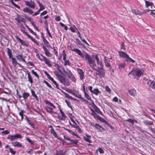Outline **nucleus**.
Returning a JSON list of instances; mask_svg holds the SVG:
<instances>
[{
  "label": "nucleus",
  "instance_id": "5",
  "mask_svg": "<svg viewBox=\"0 0 155 155\" xmlns=\"http://www.w3.org/2000/svg\"><path fill=\"white\" fill-rule=\"evenodd\" d=\"M94 70L97 71L99 73V75L101 78H104L105 76V70L103 68L102 69H94Z\"/></svg>",
  "mask_w": 155,
  "mask_h": 155
},
{
  "label": "nucleus",
  "instance_id": "55",
  "mask_svg": "<svg viewBox=\"0 0 155 155\" xmlns=\"http://www.w3.org/2000/svg\"><path fill=\"white\" fill-rule=\"evenodd\" d=\"M15 38H16V39L21 44L22 43V41H23V40H21V39H20L19 37H18L17 36H15Z\"/></svg>",
  "mask_w": 155,
  "mask_h": 155
},
{
  "label": "nucleus",
  "instance_id": "50",
  "mask_svg": "<svg viewBox=\"0 0 155 155\" xmlns=\"http://www.w3.org/2000/svg\"><path fill=\"white\" fill-rule=\"evenodd\" d=\"M21 44L22 45L26 46H28L29 45L28 42L25 41H23V40L22 41Z\"/></svg>",
  "mask_w": 155,
  "mask_h": 155
},
{
  "label": "nucleus",
  "instance_id": "17",
  "mask_svg": "<svg viewBox=\"0 0 155 155\" xmlns=\"http://www.w3.org/2000/svg\"><path fill=\"white\" fill-rule=\"evenodd\" d=\"M104 61L105 66L109 68L110 69H111V66L109 63L110 61H108L105 56L104 58Z\"/></svg>",
  "mask_w": 155,
  "mask_h": 155
},
{
  "label": "nucleus",
  "instance_id": "7",
  "mask_svg": "<svg viewBox=\"0 0 155 155\" xmlns=\"http://www.w3.org/2000/svg\"><path fill=\"white\" fill-rule=\"evenodd\" d=\"M41 45H42V48L46 55L48 57H52V54L49 52L47 48L44 45H43L42 44H41Z\"/></svg>",
  "mask_w": 155,
  "mask_h": 155
},
{
  "label": "nucleus",
  "instance_id": "16",
  "mask_svg": "<svg viewBox=\"0 0 155 155\" xmlns=\"http://www.w3.org/2000/svg\"><path fill=\"white\" fill-rule=\"evenodd\" d=\"M70 142L68 143V145L70 144H77L78 142V140H74L73 139H70L69 140Z\"/></svg>",
  "mask_w": 155,
  "mask_h": 155
},
{
  "label": "nucleus",
  "instance_id": "37",
  "mask_svg": "<svg viewBox=\"0 0 155 155\" xmlns=\"http://www.w3.org/2000/svg\"><path fill=\"white\" fill-rule=\"evenodd\" d=\"M146 6L147 7H148L149 6H151L153 5V3L152 2H150L149 1H145Z\"/></svg>",
  "mask_w": 155,
  "mask_h": 155
},
{
  "label": "nucleus",
  "instance_id": "30",
  "mask_svg": "<svg viewBox=\"0 0 155 155\" xmlns=\"http://www.w3.org/2000/svg\"><path fill=\"white\" fill-rule=\"evenodd\" d=\"M55 155H64V153H63V150H56Z\"/></svg>",
  "mask_w": 155,
  "mask_h": 155
},
{
  "label": "nucleus",
  "instance_id": "58",
  "mask_svg": "<svg viewBox=\"0 0 155 155\" xmlns=\"http://www.w3.org/2000/svg\"><path fill=\"white\" fill-rule=\"evenodd\" d=\"M26 140L30 143L31 144H33L34 142L32 141L28 137H26Z\"/></svg>",
  "mask_w": 155,
  "mask_h": 155
},
{
  "label": "nucleus",
  "instance_id": "28",
  "mask_svg": "<svg viewBox=\"0 0 155 155\" xmlns=\"http://www.w3.org/2000/svg\"><path fill=\"white\" fill-rule=\"evenodd\" d=\"M76 42L79 45H80L82 47L85 48H86V47L84 46V45L81 42V41H80L79 39L78 38H76Z\"/></svg>",
  "mask_w": 155,
  "mask_h": 155
},
{
  "label": "nucleus",
  "instance_id": "26",
  "mask_svg": "<svg viewBox=\"0 0 155 155\" xmlns=\"http://www.w3.org/2000/svg\"><path fill=\"white\" fill-rule=\"evenodd\" d=\"M45 109L46 110V111L50 114L53 113V109L51 108L50 107H47L45 108Z\"/></svg>",
  "mask_w": 155,
  "mask_h": 155
},
{
  "label": "nucleus",
  "instance_id": "48",
  "mask_svg": "<svg viewBox=\"0 0 155 155\" xmlns=\"http://www.w3.org/2000/svg\"><path fill=\"white\" fill-rule=\"evenodd\" d=\"M83 138L86 141L89 143H92V141L88 138L84 137Z\"/></svg>",
  "mask_w": 155,
  "mask_h": 155
},
{
  "label": "nucleus",
  "instance_id": "59",
  "mask_svg": "<svg viewBox=\"0 0 155 155\" xmlns=\"http://www.w3.org/2000/svg\"><path fill=\"white\" fill-rule=\"evenodd\" d=\"M44 82L46 84V85L48 87H49L51 88V89H53V88L51 86V85H50L49 83H48L47 82V81H46L45 80H44Z\"/></svg>",
  "mask_w": 155,
  "mask_h": 155
},
{
  "label": "nucleus",
  "instance_id": "33",
  "mask_svg": "<svg viewBox=\"0 0 155 155\" xmlns=\"http://www.w3.org/2000/svg\"><path fill=\"white\" fill-rule=\"evenodd\" d=\"M125 60L126 61L130 62L133 63H134L135 62L134 60L130 58L129 56L128 57H127L126 59H125Z\"/></svg>",
  "mask_w": 155,
  "mask_h": 155
},
{
  "label": "nucleus",
  "instance_id": "22",
  "mask_svg": "<svg viewBox=\"0 0 155 155\" xmlns=\"http://www.w3.org/2000/svg\"><path fill=\"white\" fill-rule=\"evenodd\" d=\"M29 95L30 94L29 93L24 91L22 94V97L25 100L29 96Z\"/></svg>",
  "mask_w": 155,
  "mask_h": 155
},
{
  "label": "nucleus",
  "instance_id": "32",
  "mask_svg": "<svg viewBox=\"0 0 155 155\" xmlns=\"http://www.w3.org/2000/svg\"><path fill=\"white\" fill-rule=\"evenodd\" d=\"M126 66V64L124 63H119L118 64V68L119 69L124 68Z\"/></svg>",
  "mask_w": 155,
  "mask_h": 155
},
{
  "label": "nucleus",
  "instance_id": "29",
  "mask_svg": "<svg viewBox=\"0 0 155 155\" xmlns=\"http://www.w3.org/2000/svg\"><path fill=\"white\" fill-rule=\"evenodd\" d=\"M99 93H101V92L98 90V88L94 89L92 93V94H95L96 95H98Z\"/></svg>",
  "mask_w": 155,
  "mask_h": 155
},
{
  "label": "nucleus",
  "instance_id": "52",
  "mask_svg": "<svg viewBox=\"0 0 155 155\" xmlns=\"http://www.w3.org/2000/svg\"><path fill=\"white\" fill-rule=\"evenodd\" d=\"M44 101L46 104L49 105L51 107L53 106V104H52L51 102L48 101V100H45Z\"/></svg>",
  "mask_w": 155,
  "mask_h": 155
},
{
  "label": "nucleus",
  "instance_id": "11",
  "mask_svg": "<svg viewBox=\"0 0 155 155\" xmlns=\"http://www.w3.org/2000/svg\"><path fill=\"white\" fill-rule=\"evenodd\" d=\"M120 56L121 57L126 59L127 57H128V55L122 51H119Z\"/></svg>",
  "mask_w": 155,
  "mask_h": 155
},
{
  "label": "nucleus",
  "instance_id": "24",
  "mask_svg": "<svg viewBox=\"0 0 155 155\" xmlns=\"http://www.w3.org/2000/svg\"><path fill=\"white\" fill-rule=\"evenodd\" d=\"M27 74H28V80L30 82V83L32 84L33 83V81L32 80V79L31 76L30 72L29 71H27Z\"/></svg>",
  "mask_w": 155,
  "mask_h": 155
},
{
  "label": "nucleus",
  "instance_id": "51",
  "mask_svg": "<svg viewBox=\"0 0 155 155\" xmlns=\"http://www.w3.org/2000/svg\"><path fill=\"white\" fill-rule=\"evenodd\" d=\"M97 64L98 65H100L101 67H98L97 69H103V66L102 64V62L101 61H100V62H98V63H97Z\"/></svg>",
  "mask_w": 155,
  "mask_h": 155
},
{
  "label": "nucleus",
  "instance_id": "10",
  "mask_svg": "<svg viewBox=\"0 0 155 155\" xmlns=\"http://www.w3.org/2000/svg\"><path fill=\"white\" fill-rule=\"evenodd\" d=\"M78 71L80 75V78L81 80H82L84 78V73L82 70L78 68Z\"/></svg>",
  "mask_w": 155,
  "mask_h": 155
},
{
  "label": "nucleus",
  "instance_id": "49",
  "mask_svg": "<svg viewBox=\"0 0 155 155\" xmlns=\"http://www.w3.org/2000/svg\"><path fill=\"white\" fill-rule=\"evenodd\" d=\"M9 151L13 155H15L16 153V151L14 150L12 148H9Z\"/></svg>",
  "mask_w": 155,
  "mask_h": 155
},
{
  "label": "nucleus",
  "instance_id": "27",
  "mask_svg": "<svg viewBox=\"0 0 155 155\" xmlns=\"http://www.w3.org/2000/svg\"><path fill=\"white\" fill-rule=\"evenodd\" d=\"M31 90L32 95V96L34 97L37 101H38V97H37V95L35 94V91L32 89H31Z\"/></svg>",
  "mask_w": 155,
  "mask_h": 155
},
{
  "label": "nucleus",
  "instance_id": "41",
  "mask_svg": "<svg viewBox=\"0 0 155 155\" xmlns=\"http://www.w3.org/2000/svg\"><path fill=\"white\" fill-rule=\"evenodd\" d=\"M98 119L101 122L104 123L105 124H107V122L104 118L101 117L100 116H99Z\"/></svg>",
  "mask_w": 155,
  "mask_h": 155
},
{
  "label": "nucleus",
  "instance_id": "20",
  "mask_svg": "<svg viewBox=\"0 0 155 155\" xmlns=\"http://www.w3.org/2000/svg\"><path fill=\"white\" fill-rule=\"evenodd\" d=\"M12 144L13 146L15 147H21L22 146L21 144L18 141H15V142H12Z\"/></svg>",
  "mask_w": 155,
  "mask_h": 155
},
{
  "label": "nucleus",
  "instance_id": "12",
  "mask_svg": "<svg viewBox=\"0 0 155 155\" xmlns=\"http://www.w3.org/2000/svg\"><path fill=\"white\" fill-rule=\"evenodd\" d=\"M60 111L62 115V117H60L59 115H58V118L60 120H64L66 117H67V116L65 115L64 113L61 109H60Z\"/></svg>",
  "mask_w": 155,
  "mask_h": 155
},
{
  "label": "nucleus",
  "instance_id": "57",
  "mask_svg": "<svg viewBox=\"0 0 155 155\" xmlns=\"http://www.w3.org/2000/svg\"><path fill=\"white\" fill-rule=\"evenodd\" d=\"M10 133V132L8 130H5L4 131H2L1 132L2 134L6 135Z\"/></svg>",
  "mask_w": 155,
  "mask_h": 155
},
{
  "label": "nucleus",
  "instance_id": "18",
  "mask_svg": "<svg viewBox=\"0 0 155 155\" xmlns=\"http://www.w3.org/2000/svg\"><path fill=\"white\" fill-rule=\"evenodd\" d=\"M128 92L131 95L134 97L135 96L136 94V91L134 89L129 90L128 91Z\"/></svg>",
  "mask_w": 155,
  "mask_h": 155
},
{
  "label": "nucleus",
  "instance_id": "44",
  "mask_svg": "<svg viewBox=\"0 0 155 155\" xmlns=\"http://www.w3.org/2000/svg\"><path fill=\"white\" fill-rule=\"evenodd\" d=\"M53 83L56 85V87L58 89H59V90H61H61L59 88V85L56 82L54 81V80L52 81Z\"/></svg>",
  "mask_w": 155,
  "mask_h": 155
},
{
  "label": "nucleus",
  "instance_id": "64",
  "mask_svg": "<svg viewBox=\"0 0 155 155\" xmlns=\"http://www.w3.org/2000/svg\"><path fill=\"white\" fill-rule=\"evenodd\" d=\"M66 91L68 92V93L71 94L72 92H73V91L71 89H70L69 88H67L66 89Z\"/></svg>",
  "mask_w": 155,
  "mask_h": 155
},
{
  "label": "nucleus",
  "instance_id": "23",
  "mask_svg": "<svg viewBox=\"0 0 155 155\" xmlns=\"http://www.w3.org/2000/svg\"><path fill=\"white\" fill-rule=\"evenodd\" d=\"M11 59H12V62L13 65L15 67H16L18 62L17 61L16 58L12 57Z\"/></svg>",
  "mask_w": 155,
  "mask_h": 155
},
{
  "label": "nucleus",
  "instance_id": "42",
  "mask_svg": "<svg viewBox=\"0 0 155 155\" xmlns=\"http://www.w3.org/2000/svg\"><path fill=\"white\" fill-rule=\"evenodd\" d=\"M84 93L85 97L86 98H87L88 100L92 101L91 98L90 97L88 94L86 93V91L84 92Z\"/></svg>",
  "mask_w": 155,
  "mask_h": 155
},
{
  "label": "nucleus",
  "instance_id": "3",
  "mask_svg": "<svg viewBox=\"0 0 155 155\" xmlns=\"http://www.w3.org/2000/svg\"><path fill=\"white\" fill-rule=\"evenodd\" d=\"M22 137L19 134H16L14 135H8L7 137V139L10 141H13L17 140L18 138H21Z\"/></svg>",
  "mask_w": 155,
  "mask_h": 155
},
{
  "label": "nucleus",
  "instance_id": "31",
  "mask_svg": "<svg viewBox=\"0 0 155 155\" xmlns=\"http://www.w3.org/2000/svg\"><path fill=\"white\" fill-rule=\"evenodd\" d=\"M44 73L47 76L48 78L49 79V80H50L51 81H52L54 80V79L50 76V75L46 71H45Z\"/></svg>",
  "mask_w": 155,
  "mask_h": 155
},
{
  "label": "nucleus",
  "instance_id": "53",
  "mask_svg": "<svg viewBox=\"0 0 155 155\" xmlns=\"http://www.w3.org/2000/svg\"><path fill=\"white\" fill-rule=\"evenodd\" d=\"M91 115H93L95 118H97V119L99 117V116L95 112H94V113H92L91 114Z\"/></svg>",
  "mask_w": 155,
  "mask_h": 155
},
{
  "label": "nucleus",
  "instance_id": "13",
  "mask_svg": "<svg viewBox=\"0 0 155 155\" xmlns=\"http://www.w3.org/2000/svg\"><path fill=\"white\" fill-rule=\"evenodd\" d=\"M147 84L149 85V87H151L152 89H155V84L153 83V81L149 80L147 82Z\"/></svg>",
  "mask_w": 155,
  "mask_h": 155
},
{
  "label": "nucleus",
  "instance_id": "14",
  "mask_svg": "<svg viewBox=\"0 0 155 155\" xmlns=\"http://www.w3.org/2000/svg\"><path fill=\"white\" fill-rule=\"evenodd\" d=\"M23 11L27 13H29V14H32L33 13V12L30 8L28 7H25L23 8Z\"/></svg>",
  "mask_w": 155,
  "mask_h": 155
},
{
  "label": "nucleus",
  "instance_id": "60",
  "mask_svg": "<svg viewBox=\"0 0 155 155\" xmlns=\"http://www.w3.org/2000/svg\"><path fill=\"white\" fill-rule=\"evenodd\" d=\"M95 111L98 114H100L101 115L103 116V114H102V112L98 108L97 109H96Z\"/></svg>",
  "mask_w": 155,
  "mask_h": 155
},
{
  "label": "nucleus",
  "instance_id": "19",
  "mask_svg": "<svg viewBox=\"0 0 155 155\" xmlns=\"http://www.w3.org/2000/svg\"><path fill=\"white\" fill-rule=\"evenodd\" d=\"M7 54L9 57V58L11 59L12 57V50L9 48H7Z\"/></svg>",
  "mask_w": 155,
  "mask_h": 155
},
{
  "label": "nucleus",
  "instance_id": "56",
  "mask_svg": "<svg viewBox=\"0 0 155 155\" xmlns=\"http://www.w3.org/2000/svg\"><path fill=\"white\" fill-rule=\"evenodd\" d=\"M28 124L31 126L33 128H35V126L33 123H32L31 122V121L30 120H28V121H27Z\"/></svg>",
  "mask_w": 155,
  "mask_h": 155
},
{
  "label": "nucleus",
  "instance_id": "4",
  "mask_svg": "<svg viewBox=\"0 0 155 155\" xmlns=\"http://www.w3.org/2000/svg\"><path fill=\"white\" fill-rule=\"evenodd\" d=\"M59 80L61 83L65 85L68 86L70 85L69 80L64 76L62 77Z\"/></svg>",
  "mask_w": 155,
  "mask_h": 155
},
{
  "label": "nucleus",
  "instance_id": "34",
  "mask_svg": "<svg viewBox=\"0 0 155 155\" xmlns=\"http://www.w3.org/2000/svg\"><path fill=\"white\" fill-rule=\"evenodd\" d=\"M54 66L57 68V69L62 74L61 71L60 69V68L61 66L59 65L58 64L55 63Z\"/></svg>",
  "mask_w": 155,
  "mask_h": 155
},
{
  "label": "nucleus",
  "instance_id": "35",
  "mask_svg": "<svg viewBox=\"0 0 155 155\" xmlns=\"http://www.w3.org/2000/svg\"><path fill=\"white\" fill-rule=\"evenodd\" d=\"M61 91L62 93H63L65 95V97L66 98H67L70 99H71V98H72V97L70 96L69 94L65 92L62 90H61Z\"/></svg>",
  "mask_w": 155,
  "mask_h": 155
},
{
  "label": "nucleus",
  "instance_id": "46",
  "mask_svg": "<svg viewBox=\"0 0 155 155\" xmlns=\"http://www.w3.org/2000/svg\"><path fill=\"white\" fill-rule=\"evenodd\" d=\"M24 111L23 110H21V112L19 113V114L21 117V120H22L23 119V113Z\"/></svg>",
  "mask_w": 155,
  "mask_h": 155
},
{
  "label": "nucleus",
  "instance_id": "45",
  "mask_svg": "<svg viewBox=\"0 0 155 155\" xmlns=\"http://www.w3.org/2000/svg\"><path fill=\"white\" fill-rule=\"evenodd\" d=\"M97 151H98L100 153L102 154L104 153V150L101 148L100 147L97 150L96 153H97Z\"/></svg>",
  "mask_w": 155,
  "mask_h": 155
},
{
  "label": "nucleus",
  "instance_id": "9",
  "mask_svg": "<svg viewBox=\"0 0 155 155\" xmlns=\"http://www.w3.org/2000/svg\"><path fill=\"white\" fill-rule=\"evenodd\" d=\"M94 127H95L97 129L99 130V131L101 132H102L105 131V129L103 128L101 125L98 124H96Z\"/></svg>",
  "mask_w": 155,
  "mask_h": 155
},
{
  "label": "nucleus",
  "instance_id": "43",
  "mask_svg": "<svg viewBox=\"0 0 155 155\" xmlns=\"http://www.w3.org/2000/svg\"><path fill=\"white\" fill-rule=\"evenodd\" d=\"M64 65L66 66L67 65H69V66L71 65V64L70 63V62L69 60H65L64 61Z\"/></svg>",
  "mask_w": 155,
  "mask_h": 155
},
{
  "label": "nucleus",
  "instance_id": "36",
  "mask_svg": "<svg viewBox=\"0 0 155 155\" xmlns=\"http://www.w3.org/2000/svg\"><path fill=\"white\" fill-rule=\"evenodd\" d=\"M68 78L71 80V81H75V79L73 74L69 75L68 76Z\"/></svg>",
  "mask_w": 155,
  "mask_h": 155
},
{
  "label": "nucleus",
  "instance_id": "40",
  "mask_svg": "<svg viewBox=\"0 0 155 155\" xmlns=\"http://www.w3.org/2000/svg\"><path fill=\"white\" fill-rule=\"evenodd\" d=\"M15 57L19 61H21L23 58V56L22 54H18V55H17Z\"/></svg>",
  "mask_w": 155,
  "mask_h": 155
},
{
  "label": "nucleus",
  "instance_id": "54",
  "mask_svg": "<svg viewBox=\"0 0 155 155\" xmlns=\"http://www.w3.org/2000/svg\"><path fill=\"white\" fill-rule=\"evenodd\" d=\"M46 31H47V33H48V35L49 37H50L51 38H52V36L48 30V27H46Z\"/></svg>",
  "mask_w": 155,
  "mask_h": 155
},
{
  "label": "nucleus",
  "instance_id": "6",
  "mask_svg": "<svg viewBox=\"0 0 155 155\" xmlns=\"http://www.w3.org/2000/svg\"><path fill=\"white\" fill-rule=\"evenodd\" d=\"M40 55L42 57V58H43V61H44L46 64L50 67L52 66V64H51V61L47 58L46 57L43 56L42 54H41Z\"/></svg>",
  "mask_w": 155,
  "mask_h": 155
},
{
  "label": "nucleus",
  "instance_id": "8",
  "mask_svg": "<svg viewBox=\"0 0 155 155\" xmlns=\"http://www.w3.org/2000/svg\"><path fill=\"white\" fill-rule=\"evenodd\" d=\"M26 5L27 6H29L30 7L34 8L35 7V3L32 1H31V2L29 1H25V2Z\"/></svg>",
  "mask_w": 155,
  "mask_h": 155
},
{
  "label": "nucleus",
  "instance_id": "2",
  "mask_svg": "<svg viewBox=\"0 0 155 155\" xmlns=\"http://www.w3.org/2000/svg\"><path fill=\"white\" fill-rule=\"evenodd\" d=\"M132 71L133 75L135 78L137 77V78L140 77L142 74H143V72L142 71L136 68H134L133 69Z\"/></svg>",
  "mask_w": 155,
  "mask_h": 155
},
{
  "label": "nucleus",
  "instance_id": "1",
  "mask_svg": "<svg viewBox=\"0 0 155 155\" xmlns=\"http://www.w3.org/2000/svg\"><path fill=\"white\" fill-rule=\"evenodd\" d=\"M71 50L72 51H74L76 52L78 55L82 58H84L85 56V58L87 60V62L89 64H94L95 62L93 60L91 56L86 52L84 51V54H83L81 53V51L77 48L72 49Z\"/></svg>",
  "mask_w": 155,
  "mask_h": 155
},
{
  "label": "nucleus",
  "instance_id": "38",
  "mask_svg": "<svg viewBox=\"0 0 155 155\" xmlns=\"http://www.w3.org/2000/svg\"><path fill=\"white\" fill-rule=\"evenodd\" d=\"M9 2H10L12 4V5L15 6V7H16L17 8L20 9V6H19L18 5L16 4H15L13 2V0H10L9 1Z\"/></svg>",
  "mask_w": 155,
  "mask_h": 155
},
{
  "label": "nucleus",
  "instance_id": "62",
  "mask_svg": "<svg viewBox=\"0 0 155 155\" xmlns=\"http://www.w3.org/2000/svg\"><path fill=\"white\" fill-rule=\"evenodd\" d=\"M92 107L95 110L96 109H97L98 108V107L95 105V104H94V103L93 101H92Z\"/></svg>",
  "mask_w": 155,
  "mask_h": 155
},
{
  "label": "nucleus",
  "instance_id": "61",
  "mask_svg": "<svg viewBox=\"0 0 155 155\" xmlns=\"http://www.w3.org/2000/svg\"><path fill=\"white\" fill-rule=\"evenodd\" d=\"M63 60L65 61V60H66V54L65 53V51L64 50L63 51Z\"/></svg>",
  "mask_w": 155,
  "mask_h": 155
},
{
  "label": "nucleus",
  "instance_id": "63",
  "mask_svg": "<svg viewBox=\"0 0 155 155\" xmlns=\"http://www.w3.org/2000/svg\"><path fill=\"white\" fill-rule=\"evenodd\" d=\"M105 89L106 91L110 93V91H111V89L109 87L107 86L105 87Z\"/></svg>",
  "mask_w": 155,
  "mask_h": 155
},
{
  "label": "nucleus",
  "instance_id": "15",
  "mask_svg": "<svg viewBox=\"0 0 155 155\" xmlns=\"http://www.w3.org/2000/svg\"><path fill=\"white\" fill-rule=\"evenodd\" d=\"M25 34L27 36V37L28 38H30L32 41L34 42L38 46H39V43L37 42V41L36 40H35V39L32 38L31 35L27 34V33H26V34Z\"/></svg>",
  "mask_w": 155,
  "mask_h": 155
},
{
  "label": "nucleus",
  "instance_id": "39",
  "mask_svg": "<svg viewBox=\"0 0 155 155\" xmlns=\"http://www.w3.org/2000/svg\"><path fill=\"white\" fill-rule=\"evenodd\" d=\"M65 102H66L67 104V106L69 107H70V108H71V109L72 110H73L72 108V106L71 105V104L70 103V102L68 101L66 99L65 100Z\"/></svg>",
  "mask_w": 155,
  "mask_h": 155
},
{
  "label": "nucleus",
  "instance_id": "21",
  "mask_svg": "<svg viewBox=\"0 0 155 155\" xmlns=\"http://www.w3.org/2000/svg\"><path fill=\"white\" fill-rule=\"evenodd\" d=\"M54 73L59 80L63 76L61 75L57 71H54Z\"/></svg>",
  "mask_w": 155,
  "mask_h": 155
},
{
  "label": "nucleus",
  "instance_id": "47",
  "mask_svg": "<svg viewBox=\"0 0 155 155\" xmlns=\"http://www.w3.org/2000/svg\"><path fill=\"white\" fill-rule=\"evenodd\" d=\"M21 18V17L20 16V15L18 14H17V17H16V18H15V20L17 21V22L18 23H20V18Z\"/></svg>",
  "mask_w": 155,
  "mask_h": 155
},
{
  "label": "nucleus",
  "instance_id": "25",
  "mask_svg": "<svg viewBox=\"0 0 155 155\" xmlns=\"http://www.w3.org/2000/svg\"><path fill=\"white\" fill-rule=\"evenodd\" d=\"M44 43V44L48 48L50 47L51 48H52V47L49 44V42L46 40V39L45 40L44 39L43 41Z\"/></svg>",
  "mask_w": 155,
  "mask_h": 155
}]
</instances>
